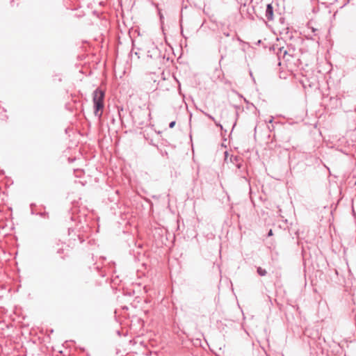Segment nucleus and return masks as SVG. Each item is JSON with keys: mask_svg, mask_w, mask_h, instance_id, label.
<instances>
[{"mask_svg": "<svg viewBox=\"0 0 356 356\" xmlns=\"http://www.w3.org/2000/svg\"><path fill=\"white\" fill-rule=\"evenodd\" d=\"M202 113H204V115H206L207 118H209V119H211V120H213L216 124V127H219L221 129H222V126L220 124V122H217L215 118L210 114L204 112V111H202Z\"/></svg>", "mask_w": 356, "mask_h": 356, "instance_id": "20e7f679", "label": "nucleus"}, {"mask_svg": "<svg viewBox=\"0 0 356 356\" xmlns=\"http://www.w3.org/2000/svg\"><path fill=\"white\" fill-rule=\"evenodd\" d=\"M257 272L260 276H265L267 274L266 270L261 267H258L257 268Z\"/></svg>", "mask_w": 356, "mask_h": 356, "instance_id": "39448f33", "label": "nucleus"}, {"mask_svg": "<svg viewBox=\"0 0 356 356\" xmlns=\"http://www.w3.org/2000/svg\"><path fill=\"white\" fill-rule=\"evenodd\" d=\"M176 124V122L175 121H172L170 124H169V127L170 129L173 128L175 127Z\"/></svg>", "mask_w": 356, "mask_h": 356, "instance_id": "423d86ee", "label": "nucleus"}, {"mask_svg": "<svg viewBox=\"0 0 356 356\" xmlns=\"http://www.w3.org/2000/svg\"><path fill=\"white\" fill-rule=\"evenodd\" d=\"M265 16L268 21L273 20V8L271 3L267 4Z\"/></svg>", "mask_w": 356, "mask_h": 356, "instance_id": "7ed1b4c3", "label": "nucleus"}, {"mask_svg": "<svg viewBox=\"0 0 356 356\" xmlns=\"http://www.w3.org/2000/svg\"><path fill=\"white\" fill-rule=\"evenodd\" d=\"M105 92L100 88H97L92 93V102L94 104V114L100 119L102 116L103 109L104 108Z\"/></svg>", "mask_w": 356, "mask_h": 356, "instance_id": "f257e3e1", "label": "nucleus"}, {"mask_svg": "<svg viewBox=\"0 0 356 356\" xmlns=\"http://www.w3.org/2000/svg\"><path fill=\"white\" fill-rule=\"evenodd\" d=\"M223 35L226 37H229V33L228 32H223Z\"/></svg>", "mask_w": 356, "mask_h": 356, "instance_id": "6e6552de", "label": "nucleus"}, {"mask_svg": "<svg viewBox=\"0 0 356 356\" xmlns=\"http://www.w3.org/2000/svg\"><path fill=\"white\" fill-rule=\"evenodd\" d=\"M120 111H123L122 108H121L120 110L118 108V113H119V117L121 119V113H120Z\"/></svg>", "mask_w": 356, "mask_h": 356, "instance_id": "1a4fd4ad", "label": "nucleus"}, {"mask_svg": "<svg viewBox=\"0 0 356 356\" xmlns=\"http://www.w3.org/2000/svg\"><path fill=\"white\" fill-rule=\"evenodd\" d=\"M272 235H273V231H272V229H270V230H269V232H268V236H272Z\"/></svg>", "mask_w": 356, "mask_h": 356, "instance_id": "0eeeda50", "label": "nucleus"}, {"mask_svg": "<svg viewBox=\"0 0 356 356\" xmlns=\"http://www.w3.org/2000/svg\"><path fill=\"white\" fill-rule=\"evenodd\" d=\"M230 160H231V162L235 165V166L241 170V177L244 179H246L245 178V172H247L246 171V169H245V165H243V161H242V159L238 156H232L230 158Z\"/></svg>", "mask_w": 356, "mask_h": 356, "instance_id": "f03ea898", "label": "nucleus"}, {"mask_svg": "<svg viewBox=\"0 0 356 356\" xmlns=\"http://www.w3.org/2000/svg\"><path fill=\"white\" fill-rule=\"evenodd\" d=\"M140 113H141L142 114H145V111H140Z\"/></svg>", "mask_w": 356, "mask_h": 356, "instance_id": "9d476101", "label": "nucleus"}]
</instances>
